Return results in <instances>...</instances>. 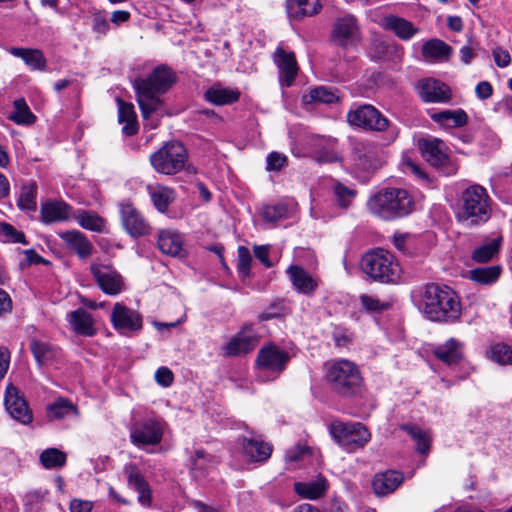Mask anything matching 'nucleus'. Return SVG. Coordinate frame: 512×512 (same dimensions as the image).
Instances as JSON below:
<instances>
[{
	"instance_id": "obj_1",
	"label": "nucleus",
	"mask_w": 512,
	"mask_h": 512,
	"mask_svg": "<svg viewBox=\"0 0 512 512\" xmlns=\"http://www.w3.org/2000/svg\"><path fill=\"white\" fill-rule=\"evenodd\" d=\"M176 74L166 65H159L146 78H136L133 88L144 120V126L156 129L165 114L162 96L176 82Z\"/></svg>"
},
{
	"instance_id": "obj_2",
	"label": "nucleus",
	"mask_w": 512,
	"mask_h": 512,
	"mask_svg": "<svg viewBox=\"0 0 512 512\" xmlns=\"http://www.w3.org/2000/svg\"><path fill=\"white\" fill-rule=\"evenodd\" d=\"M421 309L425 317L434 322L454 323L461 316L460 299L447 285L427 284L422 294Z\"/></svg>"
},
{
	"instance_id": "obj_3",
	"label": "nucleus",
	"mask_w": 512,
	"mask_h": 512,
	"mask_svg": "<svg viewBox=\"0 0 512 512\" xmlns=\"http://www.w3.org/2000/svg\"><path fill=\"white\" fill-rule=\"evenodd\" d=\"M367 208L380 219L391 221L409 215L414 209V200L405 189L386 188L369 198Z\"/></svg>"
},
{
	"instance_id": "obj_4",
	"label": "nucleus",
	"mask_w": 512,
	"mask_h": 512,
	"mask_svg": "<svg viewBox=\"0 0 512 512\" xmlns=\"http://www.w3.org/2000/svg\"><path fill=\"white\" fill-rule=\"evenodd\" d=\"M491 214V198L483 186L474 184L462 192L456 212L460 223L476 226L487 222Z\"/></svg>"
},
{
	"instance_id": "obj_5",
	"label": "nucleus",
	"mask_w": 512,
	"mask_h": 512,
	"mask_svg": "<svg viewBox=\"0 0 512 512\" xmlns=\"http://www.w3.org/2000/svg\"><path fill=\"white\" fill-rule=\"evenodd\" d=\"M325 380L330 389L342 397L356 395L363 385L358 365L347 359H336L326 363Z\"/></svg>"
},
{
	"instance_id": "obj_6",
	"label": "nucleus",
	"mask_w": 512,
	"mask_h": 512,
	"mask_svg": "<svg viewBox=\"0 0 512 512\" xmlns=\"http://www.w3.org/2000/svg\"><path fill=\"white\" fill-rule=\"evenodd\" d=\"M360 266L371 280L381 283H394L401 275V267L395 256L381 248L366 252Z\"/></svg>"
},
{
	"instance_id": "obj_7",
	"label": "nucleus",
	"mask_w": 512,
	"mask_h": 512,
	"mask_svg": "<svg viewBox=\"0 0 512 512\" xmlns=\"http://www.w3.org/2000/svg\"><path fill=\"white\" fill-rule=\"evenodd\" d=\"M187 157L184 145L178 141H172L153 153L150 156V162L157 172L172 175L184 168Z\"/></svg>"
},
{
	"instance_id": "obj_8",
	"label": "nucleus",
	"mask_w": 512,
	"mask_h": 512,
	"mask_svg": "<svg viewBox=\"0 0 512 512\" xmlns=\"http://www.w3.org/2000/svg\"><path fill=\"white\" fill-rule=\"evenodd\" d=\"M329 433L336 444L341 446L363 447L371 438L369 430L360 422L333 421L329 425Z\"/></svg>"
},
{
	"instance_id": "obj_9",
	"label": "nucleus",
	"mask_w": 512,
	"mask_h": 512,
	"mask_svg": "<svg viewBox=\"0 0 512 512\" xmlns=\"http://www.w3.org/2000/svg\"><path fill=\"white\" fill-rule=\"evenodd\" d=\"M419 148L424 159L445 175H453L457 168L448 156L446 144L438 138H425L419 140Z\"/></svg>"
},
{
	"instance_id": "obj_10",
	"label": "nucleus",
	"mask_w": 512,
	"mask_h": 512,
	"mask_svg": "<svg viewBox=\"0 0 512 512\" xmlns=\"http://www.w3.org/2000/svg\"><path fill=\"white\" fill-rule=\"evenodd\" d=\"M347 122L364 130L382 132L388 129L389 120L374 106L363 104L347 113Z\"/></svg>"
},
{
	"instance_id": "obj_11",
	"label": "nucleus",
	"mask_w": 512,
	"mask_h": 512,
	"mask_svg": "<svg viewBox=\"0 0 512 512\" xmlns=\"http://www.w3.org/2000/svg\"><path fill=\"white\" fill-rule=\"evenodd\" d=\"M290 355L277 345L270 343L263 346L257 355L256 366L259 373L272 374L271 379L277 378L286 368Z\"/></svg>"
},
{
	"instance_id": "obj_12",
	"label": "nucleus",
	"mask_w": 512,
	"mask_h": 512,
	"mask_svg": "<svg viewBox=\"0 0 512 512\" xmlns=\"http://www.w3.org/2000/svg\"><path fill=\"white\" fill-rule=\"evenodd\" d=\"M163 436V423L155 418L135 422L130 429V437L135 445H157Z\"/></svg>"
},
{
	"instance_id": "obj_13",
	"label": "nucleus",
	"mask_w": 512,
	"mask_h": 512,
	"mask_svg": "<svg viewBox=\"0 0 512 512\" xmlns=\"http://www.w3.org/2000/svg\"><path fill=\"white\" fill-rule=\"evenodd\" d=\"M119 213L122 226L130 236L136 238L150 233L148 222L130 201L119 204Z\"/></svg>"
},
{
	"instance_id": "obj_14",
	"label": "nucleus",
	"mask_w": 512,
	"mask_h": 512,
	"mask_svg": "<svg viewBox=\"0 0 512 512\" xmlns=\"http://www.w3.org/2000/svg\"><path fill=\"white\" fill-rule=\"evenodd\" d=\"M90 271L101 290L108 295H117L123 290L121 275L110 265L92 263Z\"/></svg>"
},
{
	"instance_id": "obj_15",
	"label": "nucleus",
	"mask_w": 512,
	"mask_h": 512,
	"mask_svg": "<svg viewBox=\"0 0 512 512\" xmlns=\"http://www.w3.org/2000/svg\"><path fill=\"white\" fill-rule=\"evenodd\" d=\"M332 38L342 47L356 45L360 40L357 19L353 15L337 18L333 25Z\"/></svg>"
},
{
	"instance_id": "obj_16",
	"label": "nucleus",
	"mask_w": 512,
	"mask_h": 512,
	"mask_svg": "<svg viewBox=\"0 0 512 512\" xmlns=\"http://www.w3.org/2000/svg\"><path fill=\"white\" fill-rule=\"evenodd\" d=\"M416 89L426 103H448L452 98L450 87L434 78L419 80Z\"/></svg>"
},
{
	"instance_id": "obj_17",
	"label": "nucleus",
	"mask_w": 512,
	"mask_h": 512,
	"mask_svg": "<svg viewBox=\"0 0 512 512\" xmlns=\"http://www.w3.org/2000/svg\"><path fill=\"white\" fill-rule=\"evenodd\" d=\"M4 404L14 420L22 424H29L32 421V412L28 408L26 400L18 388L12 384L6 387Z\"/></svg>"
},
{
	"instance_id": "obj_18",
	"label": "nucleus",
	"mask_w": 512,
	"mask_h": 512,
	"mask_svg": "<svg viewBox=\"0 0 512 512\" xmlns=\"http://www.w3.org/2000/svg\"><path fill=\"white\" fill-rule=\"evenodd\" d=\"M258 343V336L250 326H245L222 348L225 357L242 356L251 352Z\"/></svg>"
},
{
	"instance_id": "obj_19",
	"label": "nucleus",
	"mask_w": 512,
	"mask_h": 512,
	"mask_svg": "<svg viewBox=\"0 0 512 512\" xmlns=\"http://www.w3.org/2000/svg\"><path fill=\"white\" fill-rule=\"evenodd\" d=\"M114 328L122 333L139 331L142 328L141 315L121 303H116L111 313Z\"/></svg>"
},
{
	"instance_id": "obj_20",
	"label": "nucleus",
	"mask_w": 512,
	"mask_h": 512,
	"mask_svg": "<svg viewBox=\"0 0 512 512\" xmlns=\"http://www.w3.org/2000/svg\"><path fill=\"white\" fill-rule=\"evenodd\" d=\"M274 62L279 70V80L282 86L289 87L298 73V65L295 54L286 52L278 46L274 52Z\"/></svg>"
},
{
	"instance_id": "obj_21",
	"label": "nucleus",
	"mask_w": 512,
	"mask_h": 512,
	"mask_svg": "<svg viewBox=\"0 0 512 512\" xmlns=\"http://www.w3.org/2000/svg\"><path fill=\"white\" fill-rule=\"evenodd\" d=\"M286 274L288 275L293 288L301 294L311 295L318 287V279L308 273L299 265H290Z\"/></svg>"
},
{
	"instance_id": "obj_22",
	"label": "nucleus",
	"mask_w": 512,
	"mask_h": 512,
	"mask_svg": "<svg viewBox=\"0 0 512 512\" xmlns=\"http://www.w3.org/2000/svg\"><path fill=\"white\" fill-rule=\"evenodd\" d=\"M381 26L387 31H392L403 41L411 40L419 32V28L415 27L412 22L395 15L385 16Z\"/></svg>"
},
{
	"instance_id": "obj_23",
	"label": "nucleus",
	"mask_w": 512,
	"mask_h": 512,
	"mask_svg": "<svg viewBox=\"0 0 512 512\" xmlns=\"http://www.w3.org/2000/svg\"><path fill=\"white\" fill-rule=\"evenodd\" d=\"M320 0H286V12L290 19L300 21L320 12Z\"/></svg>"
},
{
	"instance_id": "obj_24",
	"label": "nucleus",
	"mask_w": 512,
	"mask_h": 512,
	"mask_svg": "<svg viewBox=\"0 0 512 512\" xmlns=\"http://www.w3.org/2000/svg\"><path fill=\"white\" fill-rule=\"evenodd\" d=\"M126 473L129 486L138 493V502L142 506L149 507L152 503V490L149 483L132 465L126 467Z\"/></svg>"
},
{
	"instance_id": "obj_25",
	"label": "nucleus",
	"mask_w": 512,
	"mask_h": 512,
	"mask_svg": "<svg viewBox=\"0 0 512 512\" xmlns=\"http://www.w3.org/2000/svg\"><path fill=\"white\" fill-rule=\"evenodd\" d=\"M403 474L396 470L377 473L372 481V487L377 495H387L394 492L403 482Z\"/></svg>"
},
{
	"instance_id": "obj_26",
	"label": "nucleus",
	"mask_w": 512,
	"mask_h": 512,
	"mask_svg": "<svg viewBox=\"0 0 512 512\" xmlns=\"http://www.w3.org/2000/svg\"><path fill=\"white\" fill-rule=\"evenodd\" d=\"M8 52L23 60L30 70L45 71L47 68V59L40 49L11 47Z\"/></svg>"
},
{
	"instance_id": "obj_27",
	"label": "nucleus",
	"mask_w": 512,
	"mask_h": 512,
	"mask_svg": "<svg viewBox=\"0 0 512 512\" xmlns=\"http://www.w3.org/2000/svg\"><path fill=\"white\" fill-rule=\"evenodd\" d=\"M157 244L161 252H163L166 255H170L173 257L185 256L182 237L176 231L169 229L160 231L157 239Z\"/></svg>"
},
{
	"instance_id": "obj_28",
	"label": "nucleus",
	"mask_w": 512,
	"mask_h": 512,
	"mask_svg": "<svg viewBox=\"0 0 512 512\" xmlns=\"http://www.w3.org/2000/svg\"><path fill=\"white\" fill-rule=\"evenodd\" d=\"M430 118L446 129L460 128L468 123L467 113L459 108L456 110H441L439 112L430 113Z\"/></svg>"
},
{
	"instance_id": "obj_29",
	"label": "nucleus",
	"mask_w": 512,
	"mask_h": 512,
	"mask_svg": "<svg viewBox=\"0 0 512 512\" xmlns=\"http://www.w3.org/2000/svg\"><path fill=\"white\" fill-rule=\"evenodd\" d=\"M67 247L74 251L80 258L89 257L93 252V245L88 238L79 231H66L60 234Z\"/></svg>"
},
{
	"instance_id": "obj_30",
	"label": "nucleus",
	"mask_w": 512,
	"mask_h": 512,
	"mask_svg": "<svg viewBox=\"0 0 512 512\" xmlns=\"http://www.w3.org/2000/svg\"><path fill=\"white\" fill-rule=\"evenodd\" d=\"M433 354L447 365L458 364L462 359V343L455 338L434 347Z\"/></svg>"
},
{
	"instance_id": "obj_31",
	"label": "nucleus",
	"mask_w": 512,
	"mask_h": 512,
	"mask_svg": "<svg viewBox=\"0 0 512 512\" xmlns=\"http://www.w3.org/2000/svg\"><path fill=\"white\" fill-rule=\"evenodd\" d=\"M329 488L327 480L319 476L317 479L308 482H295L294 491L305 499L316 500L323 497Z\"/></svg>"
},
{
	"instance_id": "obj_32",
	"label": "nucleus",
	"mask_w": 512,
	"mask_h": 512,
	"mask_svg": "<svg viewBox=\"0 0 512 512\" xmlns=\"http://www.w3.org/2000/svg\"><path fill=\"white\" fill-rule=\"evenodd\" d=\"M118 104V121L123 125L122 132L126 136H133L138 132L139 125L134 105L117 99Z\"/></svg>"
},
{
	"instance_id": "obj_33",
	"label": "nucleus",
	"mask_w": 512,
	"mask_h": 512,
	"mask_svg": "<svg viewBox=\"0 0 512 512\" xmlns=\"http://www.w3.org/2000/svg\"><path fill=\"white\" fill-rule=\"evenodd\" d=\"M71 208L63 201L47 202L41 207V219L44 223L62 222L69 218Z\"/></svg>"
},
{
	"instance_id": "obj_34",
	"label": "nucleus",
	"mask_w": 512,
	"mask_h": 512,
	"mask_svg": "<svg viewBox=\"0 0 512 512\" xmlns=\"http://www.w3.org/2000/svg\"><path fill=\"white\" fill-rule=\"evenodd\" d=\"M67 320L73 326L76 333L85 336H93L95 334L92 317L83 308L70 312L67 315Z\"/></svg>"
},
{
	"instance_id": "obj_35",
	"label": "nucleus",
	"mask_w": 512,
	"mask_h": 512,
	"mask_svg": "<svg viewBox=\"0 0 512 512\" xmlns=\"http://www.w3.org/2000/svg\"><path fill=\"white\" fill-rule=\"evenodd\" d=\"M452 53V48L444 41L434 38L422 45V55L426 60H447Z\"/></svg>"
},
{
	"instance_id": "obj_36",
	"label": "nucleus",
	"mask_w": 512,
	"mask_h": 512,
	"mask_svg": "<svg viewBox=\"0 0 512 512\" xmlns=\"http://www.w3.org/2000/svg\"><path fill=\"white\" fill-rule=\"evenodd\" d=\"M240 92L237 89L213 86L205 92V99L215 105H228L238 101Z\"/></svg>"
},
{
	"instance_id": "obj_37",
	"label": "nucleus",
	"mask_w": 512,
	"mask_h": 512,
	"mask_svg": "<svg viewBox=\"0 0 512 512\" xmlns=\"http://www.w3.org/2000/svg\"><path fill=\"white\" fill-rule=\"evenodd\" d=\"M47 416L49 419L62 420L72 415H78V408L72 401L60 397L47 406Z\"/></svg>"
},
{
	"instance_id": "obj_38",
	"label": "nucleus",
	"mask_w": 512,
	"mask_h": 512,
	"mask_svg": "<svg viewBox=\"0 0 512 512\" xmlns=\"http://www.w3.org/2000/svg\"><path fill=\"white\" fill-rule=\"evenodd\" d=\"M149 194L155 208L161 213L166 212L175 199L174 191L161 185L149 187Z\"/></svg>"
},
{
	"instance_id": "obj_39",
	"label": "nucleus",
	"mask_w": 512,
	"mask_h": 512,
	"mask_svg": "<svg viewBox=\"0 0 512 512\" xmlns=\"http://www.w3.org/2000/svg\"><path fill=\"white\" fill-rule=\"evenodd\" d=\"M13 112L9 115V120L18 125H32L36 121V116L32 113L24 98H18L13 101Z\"/></svg>"
},
{
	"instance_id": "obj_40",
	"label": "nucleus",
	"mask_w": 512,
	"mask_h": 512,
	"mask_svg": "<svg viewBox=\"0 0 512 512\" xmlns=\"http://www.w3.org/2000/svg\"><path fill=\"white\" fill-rule=\"evenodd\" d=\"M30 349L39 365H44L58 356V349L47 342L32 339Z\"/></svg>"
},
{
	"instance_id": "obj_41",
	"label": "nucleus",
	"mask_w": 512,
	"mask_h": 512,
	"mask_svg": "<svg viewBox=\"0 0 512 512\" xmlns=\"http://www.w3.org/2000/svg\"><path fill=\"white\" fill-rule=\"evenodd\" d=\"M272 450H233V457L239 458L238 468H249L251 464L265 462L271 457Z\"/></svg>"
},
{
	"instance_id": "obj_42",
	"label": "nucleus",
	"mask_w": 512,
	"mask_h": 512,
	"mask_svg": "<svg viewBox=\"0 0 512 512\" xmlns=\"http://www.w3.org/2000/svg\"><path fill=\"white\" fill-rule=\"evenodd\" d=\"M338 99L339 97L336 92L325 86H319L311 89L309 93L304 94L302 97V100L305 104H332L337 102Z\"/></svg>"
},
{
	"instance_id": "obj_43",
	"label": "nucleus",
	"mask_w": 512,
	"mask_h": 512,
	"mask_svg": "<svg viewBox=\"0 0 512 512\" xmlns=\"http://www.w3.org/2000/svg\"><path fill=\"white\" fill-rule=\"evenodd\" d=\"M333 195L336 205L342 210H347L357 195V190L337 181L333 185Z\"/></svg>"
},
{
	"instance_id": "obj_44",
	"label": "nucleus",
	"mask_w": 512,
	"mask_h": 512,
	"mask_svg": "<svg viewBox=\"0 0 512 512\" xmlns=\"http://www.w3.org/2000/svg\"><path fill=\"white\" fill-rule=\"evenodd\" d=\"M500 272L499 266L480 267L470 270L469 278L480 284H491L499 278Z\"/></svg>"
},
{
	"instance_id": "obj_45",
	"label": "nucleus",
	"mask_w": 512,
	"mask_h": 512,
	"mask_svg": "<svg viewBox=\"0 0 512 512\" xmlns=\"http://www.w3.org/2000/svg\"><path fill=\"white\" fill-rule=\"evenodd\" d=\"M66 454L61 450H43L40 462L45 469H59L66 463Z\"/></svg>"
},
{
	"instance_id": "obj_46",
	"label": "nucleus",
	"mask_w": 512,
	"mask_h": 512,
	"mask_svg": "<svg viewBox=\"0 0 512 512\" xmlns=\"http://www.w3.org/2000/svg\"><path fill=\"white\" fill-rule=\"evenodd\" d=\"M489 358L500 365H512V346L505 343L492 345Z\"/></svg>"
},
{
	"instance_id": "obj_47",
	"label": "nucleus",
	"mask_w": 512,
	"mask_h": 512,
	"mask_svg": "<svg viewBox=\"0 0 512 512\" xmlns=\"http://www.w3.org/2000/svg\"><path fill=\"white\" fill-rule=\"evenodd\" d=\"M500 239H494L473 251L472 259L475 262L485 263L492 259V257L499 251Z\"/></svg>"
},
{
	"instance_id": "obj_48",
	"label": "nucleus",
	"mask_w": 512,
	"mask_h": 512,
	"mask_svg": "<svg viewBox=\"0 0 512 512\" xmlns=\"http://www.w3.org/2000/svg\"><path fill=\"white\" fill-rule=\"evenodd\" d=\"M77 219L81 227L95 232H101L105 225L103 218L89 211L79 212Z\"/></svg>"
},
{
	"instance_id": "obj_49",
	"label": "nucleus",
	"mask_w": 512,
	"mask_h": 512,
	"mask_svg": "<svg viewBox=\"0 0 512 512\" xmlns=\"http://www.w3.org/2000/svg\"><path fill=\"white\" fill-rule=\"evenodd\" d=\"M262 217L266 222L275 223L289 217V207L284 203L265 206L262 210Z\"/></svg>"
},
{
	"instance_id": "obj_50",
	"label": "nucleus",
	"mask_w": 512,
	"mask_h": 512,
	"mask_svg": "<svg viewBox=\"0 0 512 512\" xmlns=\"http://www.w3.org/2000/svg\"><path fill=\"white\" fill-rule=\"evenodd\" d=\"M36 195L37 188L34 183L24 185L19 195L18 206L25 210H35L37 206Z\"/></svg>"
},
{
	"instance_id": "obj_51",
	"label": "nucleus",
	"mask_w": 512,
	"mask_h": 512,
	"mask_svg": "<svg viewBox=\"0 0 512 512\" xmlns=\"http://www.w3.org/2000/svg\"><path fill=\"white\" fill-rule=\"evenodd\" d=\"M311 458V450H288L285 459L288 469L304 467Z\"/></svg>"
},
{
	"instance_id": "obj_52",
	"label": "nucleus",
	"mask_w": 512,
	"mask_h": 512,
	"mask_svg": "<svg viewBox=\"0 0 512 512\" xmlns=\"http://www.w3.org/2000/svg\"><path fill=\"white\" fill-rule=\"evenodd\" d=\"M403 430L417 443L418 448H430L431 435L428 431L415 425H405L403 426Z\"/></svg>"
},
{
	"instance_id": "obj_53",
	"label": "nucleus",
	"mask_w": 512,
	"mask_h": 512,
	"mask_svg": "<svg viewBox=\"0 0 512 512\" xmlns=\"http://www.w3.org/2000/svg\"><path fill=\"white\" fill-rule=\"evenodd\" d=\"M0 237L3 241L11 243H22L26 244V237L23 232L18 231L12 225L8 223L0 224Z\"/></svg>"
},
{
	"instance_id": "obj_54",
	"label": "nucleus",
	"mask_w": 512,
	"mask_h": 512,
	"mask_svg": "<svg viewBox=\"0 0 512 512\" xmlns=\"http://www.w3.org/2000/svg\"><path fill=\"white\" fill-rule=\"evenodd\" d=\"M252 256L245 246L238 247V272L242 277L250 276Z\"/></svg>"
},
{
	"instance_id": "obj_55",
	"label": "nucleus",
	"mask_w": 512,
	"mask_h": 512,
	"mask_svg": "<svg viewBox=\"0 0 512 512\" xmlns=\"http://www.w3.org/2000/svg\"><path fill=\"white\" fill-rule=\"evenodd\" d=\"M360 302L362 307L368 312L380 313L389 308L388 303L381 302L378 298L367 294H362L360 296Z\"/></svg>"
},
{
	"instance_id": "obj_56",
	"label": "nucleus",
	"mask_w": 512,
	"mask_h": 512,
	"mask_svg": "<svg viewBox=\"0 0 512 512\" xmlns=\"http://www.w3.org/2000/svg\"><path fill=\"white\" fill-rule=\"evenodd\" d=\"M287 165V157L278 152H271L266 159V169L269 171H280Z\"/></svg>"
},
{
	"instance_id": "obj_57",
	"label": "nucleus",
	"mask_w": 512,
	"mask_h": 512,
	"mask_svg": "<svg viewBox=\"0 0 512 512\" xmlns=\"http://www.w3.org/2000/svg\"><path fill=\"white\" fill-rule=\"evenodd\" d=\"M329 141V138L319 135H311L306 137L305 145L307 149H309L307 154L313 153L314 155H316L317 150L325 148L328 145Z\"/></svg>"
},
{
	"instance_id": "obj_58",
	"label": "nucleus",
	"mask_w": 512,
	"mask_h": 512,
	"mask_svg": "<svg viewBox=\"0 0 512 512\" xmlns=\"http://www.w3.org/2000/svg\"><path fill=\"white\" fill-rule=\"evenodd\" d=\"M46 495H47V490H43V489L30 490L24 496V504L26 507L33 509L35 506H37L44 500Z\"/></svg>"
},
{
	"instance_id": "obj_59",
	"label": "nucleus",
	"mask_w": 512,
	"mask_h": 512,
	"mask_svg": "<svg viewBox=\"0 0 512 512\" xmlns=\"http://www.w3.org/2000/svg\"><path fill=\"white\" fill-rule=\"evenodd\" d=\"M243 448H271L260 434L250 432L249 436H245L241 443Z\"/></svg>"
},
{
	"instance_id": "obj_60",
	"label": "nucleus",
	"mask_w": 512,
	"mask_h": 512,
	"mask_svg": "<svg viewBox=\"0 0 512 512\" xmlns=\"http://www.w3.org/2000/svg\"><path fill=\"white\" fill-rule=\"evenodd\" d=\"M255 257L267 268L272 267L274 264L269 259V246L268 245H255L253 247Z\"/></svg>"
},
{
	"instance_id": "obj_61",
	"label": "nucleus",
	"mask_w": 512,
	"mask_h": 512,
	"mask_svg": "<svg viewBox=\"0 0 512 512\" xmlns=\"http://www.w3.org/2000/svg\"><path fill=\"white\" fill-rule=\"evenodd\" d=\"M155 379L158 384L168 387L173 382V373L167 367H160L155 373Z\"/></svg>"
},
{
	"instance_id": "obj_62",
	"label": "nucleus",
	"mask_w": 512,
	"mask_h": 512,
	"mask_svg": "<svg viewBox=\"0 0 512 512\" xmlns=\"http://www.w3.org/2000/svg\"><path fill=\"white\" fill-rule=\"evenodd\" d=\"M315 159L319 163H334L341 161V158L337 153L327 150L326 147L323 149L317 150V154L315 155Z\"/></svg>"
},
{
	"instance_id": "obj_63",
	"label": "nucleus",
	"mask_w": 512,
	"mask_h": 512,
	"mask_svg": "<svg viewBox=\"0 0 512 512\" xmlns=\"http://www.w3.org/2000/svg\"><path fill=\"white\" fill-rule=\"evenodd\" d=\"M495 64L498 67L504 68L511 63V56L507 50L496 48L492 52Z\"/></svg>"
},
{
	"instance_id": "obj_64",
	"label": "nucleus",
	"mask_w": 512,
	"mask_h": 512,
	"mask_svg": "<svg viewBox=\"0 0 512 512\" xmlns=\"http://www.w3.org/2000/svg\"><path fill=\"white\" fill-rule=\"evenodd\" d=\"M92 27L95 32L103 35L106 34L109 29V23L105 15L101 13L94 14L92 18Z\"/></svg>"
}]
</instances>
